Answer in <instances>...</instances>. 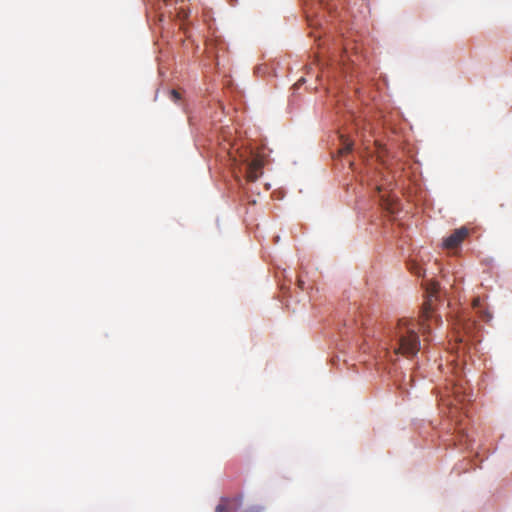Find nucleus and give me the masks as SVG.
<instances>
[{"label":"nucleus","instance_id":"f257e3e1","mask_svg":"<svg viewBox=\"0 0 512 512\" xmlns=\"http://www.w3.org/2000/svg\"><path fill=\"white\" fill-rule=\"evenodd\" d=\"M432 318V307L430 300L426 301L421 309L418 321L402 318L398 321L393 350L395 354L406 357L415 356L420 350V339L417 329L422 331L423 336L429 332L427 322Z\"/></svg>","mask_w":512,"mask_h":512},{"label":"nucleus","instance_id":"f03ea898","mask_svg":"<svg viewBox=\"0 0 512 512\" xmlns=\"http://www.w3.org/2000/svg\"><path fill=\"white\" fill-rule=\"evenodd\" d=\"M468 233L469 231L465 227L455 230L444 240V246L449 249L456 248L468 236Z\"/></svg>","mask_w":512,"mask_h":512},{"label":"nucleus","instance_id":"7ed1b4c3","mask_svg":"<svg viewBox=\"0 0 512 512\" xmlns=\"http://www.w3.org/2000/svg\"><path fill=\"white\" fill-rule=\"evenodd\" d=\"M263 161L254 158L247 166L246 178L250 182H255L262 174Z\"/></svg>","mask_w":512,"mask_h":512},{"label":"nucleus","instance_id":"20e7f679","mask_svg":"<svg viewBox=\"0 0 512 512\" xmlns=\"http://www.w3.org/2000/svg\"><path fill=\"white\" fill-rule=\"evenodd\" d=\"M234 504L235 507H239L242 504V496H235L233 498H221L220 504L215 508V512H228L230 504Z\"/></svg>","mask_w":512,"mask_h":512},{"label":"nucleus","instance_id":"39448f33","mask_svg":"<svg viewBox=\"0 0 512 512\" xmlns=\"http://www.w3.org/2000/svg\"><path fill=\"white\" fill-rule=\"evenodd\" d=\"M342 147L339 149V154L344 155L352 151L353 142L345 136H341Z\"/></svg>","mask_w":512,"mask_h":512},{"label":"nucleus","instance_id":"423d86ee","mask_svg":"<svg viewBox=\"0 0 512 512\" xmlns=\"http://www.w3.org/2000/svg\"><path fill=\"white\" fill-rule=\"evenodd\" d=\"M380 201L383 207L392 211L393 200H391L389 197H386L385 195H381Z\"/></svg>","mask_w":512,"mask_h":512},{"label":"nucleus","instance_id":"0eeeda50","mask_svg":"<svg viewBox=\"0 0 512 512\" xmlns=\"http://www.w3.org/2000/svg\"><path fill=\"white\" fill-rule=\"evenodd\" d=\"M169 97L175 103L181 100V94L175 89L169 91Z\"/></svg>","mask_w":512,"mask_h":512},{"label":"nucleus","instance_id":"6e6552de","mask_svg":"<svg viewBox=\"0 0 512 512\" xmlns=\"http://www.w3.org/2000/svg\"><path fill=\"white\" fill-rule=\"evenodd\" d=\"M298 286L300 289H304V282L301 279L298 280Z\"/></svg>","mask_w":512,"mask_h":512},{"label":"nucleus","instance_id":"1a4fd4ad","mask_svg":"<svg viewBox=\"0 0 512 512\" xmlns=\"http://www.w3.org/2000/svg\"><path fill=\"white\" fill-rule=\"evenodd\" d=\"M304 78H301L298 80V82L294 85L295 87H298L299 85H301L302 83H304Z\"/></svg>","mask_w":512,"mask_h":512}]
</instances>
